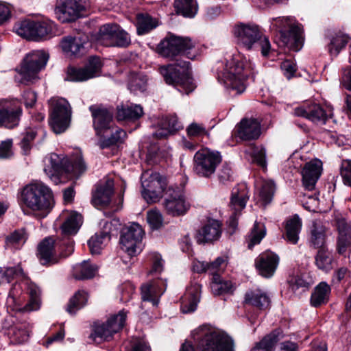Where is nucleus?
<instances>
[{
	"label": "nucleus",
	"instance_id": "f257e3e1",
	"mask_svg": "<svg viewBox=\"0 0 351 351\" xmlns=\"http://www.w3.org/2000/svg\"><path fill=\"white\" fill-rule=\"evenodd\" d=\"M197 351H234V341L224 331L202 325L192 332ZM180 351H195L193 346L185 341Z\"/></svg>",
	"mask_w": 351,
	"mask_h": 351
},
{
	"label": "nucleus",
	"instance_id": "f03ea898",
	"mask_svg": "<svg viewBox=\"0 0 351 351\" xmlns=\"http://www.w3.org/2000/svg\"><path fill=\"white\" fill-rule=\"evenodd\" d=\"M21 201L24 206L40 218L47 217L55 203L51 189L40 182L25 186L21 193Z\"/></svg>",
	"mask_w": 351,
	"mask_h": 351
},
{
	"label": "nucleus",
	"instance_id": "7ed1b4c3",
	"mask_svg": "<svg viewBox=\"0 0 351 351\" xmlns=\"http://www.w3.org/2000/svg\"><path fill=\"white\" fill-rule=\"evenodd\" d=\"M250 73V65L239 53L227 60L223 70L218 72V79L234 94H241L245 90V81Z\"/></svg>",
	"mask_w": 351,
	"mask_h": 351
},
{
	"label": "nucleus",
	"instance_id": "20e7f679",
	"mask_svg": "<svg viewBox=\"0 0 351 351\" xmlns=\"http://www.w3.org/2000/svg\"><path fill=\"white\" fill-rule=\"evenodd\" d=\"M234 36L237 43L247 50L261 51L267 56L271 50L270 42L263 36L256 25L240 24L234 27Z\"/></svg>",
	"mask_w": 351,
	"mask_h": 351
},
{
	"label": "nucleus",
	"instance_id": "39448f33",
	"mask_svg": "<svg viewBox=\"0 0 351 351\" xmlns=\"http://www.w3.org/2000/svg\"><path fill=\"white\" fill-rule=\"evenodd\" d=\"M189 62L182 61L162 66L159 71L167 84L175 86L180 92L189 94L196 87L189 72Z\"/></svg>",
	"mask_w": 351,
	"mask_h": 351
},
{
	"label": "nucleus",
	"instance_id": "423d86ee",
	"mask_svg": "<svg viewBox=\"0 0 351 351\" xmlns=\"http://www.w3.org/2000/svg\"><path fill=\"white\" fill-rule=\"evenodd\" d=\"M60 221H62L60 230L62 238L58 241L60 255L66 257L74 251V242L71 238L79 230L82 223V217L74 211H64L60 215Z\"/></svg>",
	"mask_w": 351,
	"mask_h": 351
},
{
	"label": "nucleus",
	"instance_id": "0eeeda50",
	"mask_svg": "<svg viewBox=\"0 0 351 351\" xmlns=\"http://www.w3.org/2000/svg\"><path fill=\"white\" fill-rule=\"evenodd\" d=\"M195 43L189 37L178 36L169 34L158 46L160 56L174 59L178 56H186L189 59L193 60L196 53L193 52Z\"/></svg>",
	"mask_w": 351,
	"mask_h": 351
},
{
	"label": "nucleus",
	"instance_id": "6e6552de",
	"mask_svg": "<svg viewBox=\"0 0 351 351\" xmlns=\"http://www.w3.org/2000/svg\"><path fill=\"white\" fill-rule=\"evenodd\" d=\"M271 28L278 30L280 40L283 46L291 50L299 51L302 47V28L299 24L295 25L291 17H278L273 19Z\"/></svg>",
	"mask_w": 351,
	"mask_h": 351
},
{
	"label": "nucleus",
	"instance_id": "1a4fd4ad",
	"mask_svg": "<svg viewBox=\"0 0 351 351\" xmlns=\"http://www.w3.org/2000/svg\"><path fill=\"white\" fill-rule=\"evenodd\" d=\"M49 54L43 50H36L28 53L17 69L21 77V83L32 82L38 78V73L47 64Z\"/></svg>",
	"mask_w": 351,
	"mask_h": 351
},
{
	"label": "nucleus",
	"instance_id": "9d476101",
	"mask_svg": "<svg viewBox=\"0 0 351 351\" xmlns=\"http://www.w3.org/2000/svg\"><path fill=\"white\" fill-rule=\"evenodd\" d=\"M141 180L145 200L148 203L159 201L167 185L165 178L159 173L147 170L142 173Z\"/></svg>",
	"mask_w": 351,
	"mask_h": 351
},
{
	"label": "nucleus",
	"instance_id": "9b49d317",
	"mask_svg": "<svg viewBox=\"0 0 351 351\" xmlns=\"http://www.w3.org/2000/svg\"><path fill=\"white\" fill-rule=\"evenodd\" d=\"M50 125L56 134L64 132L69 126L71 119V108L69 102L64 98H51Z\"/></svg>",
	"mask_w": 351,
	"mask_h": 351
},
{
	"label": "nucleus",
	"instance_id": "f8f14e48",
	"mask_svg": "<svg viewBox=\"0 0 351 351\" xmlns=\"http://www.w3.org/2000/svg\"><path fill=\"white\" fill-rule=\"evenodd\" d=\"M89 8L88 0H57L55 14L61 23H70L83 17Z\"/></svg>",
	"mask_w": 351,
	"mask_h": 351
},
{
	"label": "nucleus",
	"instance_id": "ddd939ff",
	"mask_svg": "<svg viewBox=\"0 0 351 351\" xmlns=\"http://www.w3.org/2000/svg\"><path fill=\"white\" fill-rule=\"evenodd\" d=\"M193 160L194 172L199 176L210 178L221 162V156L218 152L203 148L195 153Z\"/></svg>",
	"mask_w": 351,
	"mask_h": 351
},
{
	"label": "nucleus",
	"instance_id": "4468645a",
	"mask_svg": "<svg viewBox=\"0 0 351 351\" xmlns=\"http://www.w3.org/2000/svg\"><path fill=\"white\" fill-rule=\"evenodd\" d=\"M144 236L142 227L137 223H132L123 228L120 237V245L129 256L132 257L141 251V241Z\"/></svg>",
	"mask_w": 351,
	"mask_h": 351
},
{
	"label": "nucleus",
	"instance_id": "2eb2a0df",
	"mask_svg": "<svg viewBox=\"0 0 351 351\" xmlns=\"http://www.w3.org/2000/svg\"><path fill=\"white\" fill-rule=\"evenodd\" d=\"M163 206L167 214L173 217H178L186 213L191 207V204L182 189L169 186L166 191Z\"/></svg>",
	"mask_w": 351,
	"mask_h": 351
},
{
	"label": "nucleus",
	"instance_id": "dca6fc26",
	"mask_svg": "<svg viewBox=\"0 0 351 351\" xmlns=\"http://www.w3.org/2000/svg\"><path fill=\"white\" fill-rule=\"evenodd\" d=\"M127 313L123 310L118 314L111 316L106 323L95 324L93 332L90 337L95 341L97 338L107 340L113 334L117 333L123 328L125 325Z\"/></svg>",
	"mask_w": 351,
	"mask_h": 351
},
{
	"label": "nucleus",
	"instance_id": "f3484780",
	"mask_svg": "<svg viewBox=\"0 0 351 351\" xmlns=\"http://www.w3.org/2000/svg\"><path fill=\"white\" fill-rule=\"evenodd\" d=\"M101 64L98 57H91L88 62L82 67L69 66L67 69L66 78L72 82H84L99 76Z\"/></svg>",
	"mask_w": 351,
	"mask_h": 351
},
{
	"label": "nucleus",
	"instance_id": "a211bd4d",
	"mask_svg": "<svg viewBox=\"0 0 351 351\" xmlns=\"http://www.w3.org/2000/svg\"><path fill=\"white\" fill-rule=\"evenodd\" d=\"M249 199L248 189L245 184H241L232 189L230 208L232 213L229 220V226L235 229L237 226L238 216L240 212L245 208Z\"/></svg>",
	"mask_w": 351,
	"mask_h": 351
},
{
	"label": "nucleus",
	"instance_id": "6ab92c4d",
	"mask_svg": "<svg viewBox=\"0 0 351 351\" xmlns=\"http://www.w3.org/2000/svg\"><path fill=\"white\" fill-rule=\"evenodd\" d=\"M333 221L339 233L337 250L340 254H344L351 250V226L340 213H335Z\"/></svg>",
	"mask_w": 351,
	"mask_h": 351
},
{
	"label": "nucleus",
	"instance_id": "aec40b11",
	"mask_svg": "<svg viewBox=\"0 0 351 351\" xmlns=\"http://www.w3.org/2000/svg\"><path fill=\"white\" fill-rule=\"evenodd\" d=\"M167 289L166 280L157 278L141 286V299L143 302H149L152 306H158L160 296Z\"/></svg>",
	"mask_w": 351,
	"mask_h": 351
},
{
	"label": "nucleus",
	"instance_id": "412c9836",
	"mask_svg": "<svg viewBox=\"0 0 351 351\" xmlns=\"http://www.w3.org/2000/svg\"><path fill=\"white\" fill-rule=\"evenodd\" d=\"M279 261V256L276 254L267 250L256 258L255 265L262 276L271 278L278 266Z\"/></svg>",
	"mask_w": 351,
	"mask_h": 351
},
{
	"label": "nucleus",
	"instance_id": "4be33fe9",
	"mask_svg": "<svg viewBox=\"0 0 351 351\" xmlns=\"http://www.w3.org/2000/svg\"><path fill=\"white\" fill-rule=\"evenodd\" d=\"M238 137L243 141L254 140L261 133V122L254 118H245L236 127Z\"/></svg>",
	"mask_w": 351,
	"mask_h": 351
},
{
	"label": "nucleus",
	"instance_id": "5701e85b",
	"mask_svg": "<svg viewBox=\"0 0 351 351\" xmlns=\"http://www.w3.org/2000/svg\"><path fill=\"white\" fill-rule=\"evenodd\" d=\"M322 170V162L318 159L306 162L302 171V182L304 188L312 191L319 178Z\"/></svg>",
	"mask_w": 351,
	"mask_h": 351
},
{
	"label": "nucleus",
	"instance_id": "b1692460",
	"mask_svg": "<svg viewBox=\"0 0 351 351\" xmlns=\"http://www.w3.org/2000/svg\"><path fill=\"white\" fill-rule=\"evenodd\" d=\"M293 113L295 116L305 117L317 124H324L328 117L326 111L316 104L297 107Z\"/></svg>",
	"mask_w": 351,
	"mask_h": 351
},
{
	"label": "nucleus",
	"instance_id": "393cba45",
	"mask_svg": "<svg viewBox=\"0 0 351 351\" xmlns=\"http://www.w3.org/2000/svg\"><path fill=\"white\" fill-rule=\"evenodd\" d=\"M222 226L219 221L210 219L202 227L197 234L198 243H213L221 236Z\"/></svg>",
	"mask_w": 351,
	"mask_h": 351
},
{
	"label": "nucleus",
	"instance_id": "a878e982",
	"mask_svg": "<svg viewBox=\"0 0 351 351\" xmlns=\"http://www.w3.org/2000/svg\"><path fill=\"white\" fill-rule=\"evenodd\" d=\"M89 110L93 118V125L97 134L111 128L113 113L112 110L97 106H91Z\"/></svg>",
	"mask_w": 351,
	"mask_h": 351
},
{
	"label": "nucleus",
	"instance_id": "bb28decb",
	"mask_svg": "<svg viewBox=\"0 0 351 351\" xmlns=\"http://www.w3.org/2000/svg\"><path fill=\"white\" fill-rule=\"evenodd\" d=\"M157 130L153 136L157 138H163L182 128L178 117L174 115L162 117L158 119L156 123Z\"/></svg>",
	"mask_w": 351,
	"mask_h": 351
},
{
	"label": "nucleus",
	"instance_id": "cd10ccee",
	"mask_svg": "<svg viewBox=\"0 0 351 351\" xmlns=\"http://www.w3.org/2000/svg\"><path fill=\"white\" fill-rule=\"evenodd\" d=\"M55 241L51 237L43 240L38 247L37 256L41 265L51 266L59 262L54 248Z\"/></svg>",
	"mask_w": 351,
	"mask_h": 351
},
{
	"label": "nucleus",
	"instance_id": "c85d7f7f",
	"mask_svg": "<svg viewBox=\"0 0 351 351\" xmlns=\"http://www.w3.org/2000/svg\"><path fill=\"white\" fill-rule=\"evenodd\" d=\"M113 193L114 182L108 179L104 184L98 185L95 191L93 193L92 204L97 208L106 207L110 202Z\"/></svg>",
	"mask_w": 351,
	"mask_h": 351
},
{
	"label": "nucleus",
	"instance_id": "c756f323",
	"mask_svg": "<svg viewBox=\"0 0 351 351\" xmlns=\"http://www.w3.org/2000/svg\"><path fill=\"white\" fill-rule=\"evenodd\" d=\"M3 328L5 330V333L10 339V342L13 343H23L28 340L29 329L27 324L25 323L10 324L9 322L5 319Z\"/></svg>",
	"mask_w": 351,
	"mask_h": 351
},
{
	"label": "nucleus",
	"instance_id": "7c9ffc66",
	"mask_svg": "<svg viewBox=\"0 0 351 351\" xmlns=\"http://www.w3.org/2000/svg\"><path fill=\"white\" fill-rule=\"evenodd\" d=\"M44 172L54 183L59 182V174L65 168L66 161L56 154H51L44 159Z\"/></svg>",
	"mask_w": 351,
	"mask_h": 351
},
{
	"label": "nucleus",
	"instance_id": "2f4dec72",
	"mask_svg": "<svg viewBox=\"0 0 351 351\" xmlns=\"http://www.w3.org/2000/svg\"><path fill=\"white\" fill-rule=\"evenodd\" d=\"M84 40L80 35L67 36L60 43L63 52L68 56H78L84 49Z\"/></svg>",
	"mask_w": 351,
	"mask_h": 351
},
{
	"label": "nucleus",
	"instance_id": "473e14b6",
	"mask_svg": "<svg viewBox=\"0 0 351 351\" xmlns=\"http://www.w3.org/2000/svg\"><path fill=\"white\" fill-rule=\"evenodd\" d=\"M110 227L111 223L104 221V228L105 230L96 233L88 240V245L92 254H99L103 246L110 240Z\"/></svg>",
	"mask_w": 351,
	"mask_h": 351
},
{
	"label": "nucleus",
	"instance_id": "72a5a7b5",
	"mask_svg": "<svg viewBox=\"0 0 351 351\" xmlns=\"http://www.w3.org/2000/svg\"><path fill=\"white\" fill-rule=\"evenodd\" d=\"M16 103L14 101L13 107L7 106L6 108L0 109V125L13 128L19 124L21 109L16 106Z\"/></svg>",
	"mask_w": 351,
	"mask_h": 351
},
{
	"label": "nucleus",
	"instance_id": "f704fd0d",
	"mask_svg": "<svg viewBox=\"0 0 351 351\" xmlns=\"http://www.w3.org/2000/svg\"><path fill=\"white\" fill-rule=\"evenodd\" d=\"M326 239V227L320 221H313L310 228V244L315 248H322Z\"/></svg>",
	"mask_w": 351,
	"mask_h": 351
},
{
	"label": "nucleus",
	"instance_id": "c9c22d12",
	"mask_svg": "<svg viewBox=\"0 0 351 351\" xmlns=\"http://www.w3.org/2000/svg\"><path fill=\"white\" fill-rule=\"evenodd\" d=\"M143 114V108L138 104H122L117 106V118L119 121H135Z\"/></svg>",
	"mask_w": 351,
	"mask_h": 351
},
{
	"label": "nucleus",
	"instance_id": "e433bc0d",
	"mask_svg": "<svg viewBox=\"0 0 351 351\" xmlns=\"http://www.w3.org/2000/svg\"><path fill=\"white\" fill-rule=\"evenodd\" d=\"M244 304L254 307H268L271 304L270 297L261 290H250L245 293Z\"/></svg>",
	"mask_w": 351,
	"mask_h": 351
},
{
	"label": "nucleus",
	"instance_id": "4c0bfd02",
	"mask_svg": "<svg viewBox=\"0 0 351 351\" xmlns=\"http://www.w3.org/2000/svg\"><path fill=\"white\" fill-rule=\"evenodd\" d=\"M302 226V220L298 215H295L289 219L285 224V239L291 244H296L299 240Z\"/></svg>",
	"mask_w": 351,
	"mask_h": 351
},
{
	"label": "nucleus",
	"instance_id": "58836bf2",
	"mask_svg": "<svg viewBox=\"0 0 351 351\" xmlns=\"http://www.w3.org/2000/svg\"><path fill=\"white\" fill-rule=\"evenodd\" d=\"M282 337V331L279 328L275 329L256 343L251 351H271Z\"/></svg>",
	"mask_w": 351,
	"mask_h": 351
},
{
	"label": "nucleus",
	"instance_id": "ea45409f",
	"mask_svg": "<svg viewBox=\"0 0 351 351\" xmlns=\"http://www.w3.org/2000/svg\"><path fill=\"white\" fill-rule=\"evenodd\" d=\"M56 25L51 21H33V40H39L54 33Z\"/></svg>",
	"mask_w": 351,
	"mask_h": 351
},
{
	"label": "nucleus",
	"instance_id": "a19ab883",
	"mask_svg": "<svg viewBox=\"0 0 351 351\" xmlns=\"http://www.w3.org/2000/svg\"><path fill=\"white\" fill-rule=\"evenodd\" d=\"M97 269L95 265L90 264L87 261H84L73 267V275L77 280L90 279L95 276Z\"/></svg>",
	"mask_w": 351,
	"mask_h": 351
},
{
	"label": "nucleus",
	"instance_id": "79ce46f5",
	"mask_svg": "<svg viewBox=\"0 0 351 351\" xmlns=\"http://www.w3.org/2000/svg\"><path fill=\"white\" fill-rule=\"evenodd\" d=\"M119 25L108 23L100 27L97 40L99 43L106 47H112Z\"/></svg>",
	"mask_w": 351,
	"mask_h": 351
},
{
	"label": "nucleus",
	"instance_id": "37998d69",
	"mask_svg": "<svg viewBox=\"0 0 351 351\" xmlns=\"http://www.w3.org/2000/svg\"><path fill=\"white\" fill-rule=\"evenodd\" d=\"M330 287L325 282H320L314 289L311 298L313 306L324 305L329 298Z\"/></svg>",
	"mask_w": 351,
	"mask_h": 351
},
{
	"label": "nucleus",
	"instance_id": "c03bdc74",
	"mask_svg": "<svg viewBox=\"0 0 351 351\" xmlns=\"http://www.w3.org/2000/svg\"><path fill=\"white\" fill-rule=\"evenodd\" d=\"M333 256L328 249L320 248L315 256V263L317 268L325 272H328L333 267Z\"/></svg>",
	"mask_w": 351,
	"mask_h": 351
},
{
	"label": "nucleus",
	"instance_id": "a18cd8bd",
	"mask_svg": "<svg viewBox=\"0 0 351 351\" xmlns=\"http://www.w3.org/2000/svg\"><path fill=\"white\" fill-rule=\"evenodd\" d=\"M350 40V37L341 32L336 34L330 39L328 45V51L331 56L336 57L339 52L346 46Z\"/></svg>",
	"mask_w": 351,
	"mask_h": 351
},
{
	"label": "nucleus",
	"instance_id": "49530a36",
	"mask_svg": "<svg viewBox=\"0 0 351 351\" xmlns=\"http://www.w3.org/2000/svg\"><path fill=\"white\" fill-rule=\"evenodd\" d=\"M176 11L184 17H193L197 11L195 0H176L174 3Z\"/></svg>",
	"mask_w": 351,
	"mask_h": 351
},
{
	"label": "nucleus",
	"instance_id": "de8ad7c7",
	"mask_svg": "<svg viewBox=\"0 0 351 351\" xmlns=\"http://www.w3.org/2000/svg\"><path fill=\"white\" fill-rule=\"evenodd\" d=\"M158 26V22L147 14H138L136 19L137 33L139 35L147 34Z\"/></svg>",
	"mask_w": 351,
	"mask_h": 351
},
{
	"label": "nucleus",
	"instance_id": "09e8293b",
	"mask_svg": "<svg viewBox=\"0 0 351 351\" xmlns=\"http://www.w3.org/2000/svg\"><path fill=\"white\" fill-rule=\"evenodd\" d=\"M210 289L214 295H221L233 291V285L230 281L223 280L220 276H215L212 278Z\"/></svg>",
	"mask_w": 351,
	"mask_h": 351
},
{
	"label": "nucleus",
	"instance_id": "8fccbe9b",
	"mask_svg": "<svg viewBox=\"0 0 351 351\" xmlns=\"http://www.w3.org/2000/svg\"><path fill=\"white\" fill-rule=\"evenodd\" d=\"M147 78L142 73H132L129 78L128 88L135 94L146 90Z\"/></svg>",
	"mask_w": 351,
	"mask_h": 351
},
{
	"label": "nucleus",
	"instance_id": "3c124183",
	"mask_svg": "<svg viewBox=\"0 0 351 351\" xmlns=\"http://www.w3.org/2000/svg\"><path fill=\"white\" fill-rule=\"evenodd\" d=\"M201 285L197 282L191 283L186 289L184 300L188 302L187 307H196L200 301Z\"/></svg>",
	"mask_w": 351,
	"mask_h": 351
},
{
	"label": "nucleus",
	"instance_id": "603ef678",
	"mask_svg": "<svg viewBox=\"0 0 351 351\" xmlns=\"http://www.w3.org/2000/svg\"><path fill=\"white\" fill-rule=\"evenodd\" d=\"M265 234L264 225L256 221L247 238L248 248L252 249L255 245L260 243Z\"/></svg>",
	"mask_w": 351,
	"mask_h": 351
},
{
	"label": "nucleus",
	"instance_id": "864d4df0",
	"mask_svg": "<svg viewBox=\"0 0 351 351\" xmlns=\"http://www.w3.org/2000/svg\"><path fill=\"white\" fill-rule=\"evenodd\" d=\"M27 234L23 229L16 230L6 237L8 247L19 249L26 241Z\"/></svg>",
	"mask_w": 351,
	"mask_h": 351
},
{
	"label": "nucleus",
	"instance_id": "5fc2aeb1",
	"mask_svg": "<svg viewBox=\"0 0 351 351\" xmlns=\"http://www.w3.org/2000/svg\"><path fill=\"white\" fill-rule=\"evenodd\" d=\"M15 32L20 36L33 40V21L27 19L16 23L14 27Z\"/></svg>",
	"mask_w": 351,
	"mask_h": 351
},
{
	"label": "nucleus",
	"instance_id": "6e6d98bb",
	"mask_svg": "<svg viewBox=\"0 0 351 351\" xmlns=\"http://www.w3.org/2000/svg\"><path fill=\"white\" fill-rule=\"evenodd\" d=\"M275 189L276 186L274 182L271 180H265L263 182L259 191V197L260 199L265 205L270 203L272 200Z\"/></svg>",
	"mask_w": 351,
	"mask_h": 351
},
{
	"label": "nucleus",
	"instance_id": "4d7b16f0",
	"mask_svg": "<svg viewBox=\"0 0 351 351\" xmlns=\"http://www.w3.org/2000/svg\"><path fill=\"white\" fill-rule=\"evenodd\" d=\"M125 136L126 133L124 130L117 129L114 132L112 133L110 138L104 139L99 142V147L101 149H104L116 143H121Z\"/></svg>",
	"mask_w": 351,
	"mask_h": 351
},
{
	"label": "nucleus",
	"instance_id": "13d9d810",
	"mask_svg": "<svg viewBox=\"0 0 351 351\" xmlns=\"http://www.w3.org/2000/svg\"><path fill=\"white\" fill-rule=\"evenodd\" d=\"M147 221L152 229L158 230L162 226L163 217L158 210L152 209L147 213Z\"/></svg>",
	"mask_w": 351,
	"mask_h": 351
},
{
	"label": "nucleus",
	"instance_id": "bf43d9fd",
	"mask_svg": "<svg viewBox=\"0 0 351 351\" xmlns=\"http://www.w3.org/2000/svg\"><path fill=\"white\" fill-rule=\"evenodd\" d=\"M289 287L293 293H300L306 291L309 287L307 282L301 276H294L289 280Z\"/></svg>",
	"mask_w": 351,
	"mask_h": 351
},
{
	"label": "nucleus",
	"instance_id": "052dcab7",
	"mask_svg": "<svg viewBox=\"0 0 351 351\" xmlns=\"http://www.w3.org/2000/svg\"><path fill=\"white\" fill-rule=\"evenodd\" d=\"M88 294L84 290H79L71 298L69 307H82L88 304Z\"/></svg>",
	"mask_w": 351,
	"mask_h": 351
},
{
	"label": "nucleus",
	"instance_id": "680f3d73",
	"mask_svg": "<svg viewBox=\"0 0 351 351\" xmlns=\"http://www.w3.org/2000/svg\"><path fill=\"white\" fill-rule=\"evenodd\" d=\"M226 258L224 257H217L214 261L207 263L206 272L210 274L213 277L219 276V272L222 271L226 265Z\"/></svg>",
	"mask_w": 351,
	"mask_h": 351
},
{
	"label": "nucleus",
	"instance_id": "e2e57ef3",
	"mask_svg": "<svg viewBox=\"0 0 351 351\" xmlns=\"http://www.w3.org/2000/svg\"><path fill=\"white\" fill-rule=\"evenodd\" d=\"M112 43V47H125L130 44L131 40L129 34L119 26Z\"/></svg>",
	"mask_w": 351,
	"mask_h": 351
},
{
	"label": "nucleus",
	"instance_id": "0e129e2a",
	"mask_svg": "<svg viewBox=\"0 0 351 351\" xmlns=\"http://www.w3.org/2000/svg\"><path fill=\"white\" fill-rule=\"evenodd\" d=\"M186 132L189 138H201L208 134L206 128L197 123H191L186 128Z\"/></svg>",
	"mask_w": 351,
	"mask_h": 351
},
{
	"label": "nucleus",
	"instance_id": "69168bd1",
	"mask_svg": "<svg viewBox=\"0 0 351 351\" xmlns=\"http://www.w3.org/2000/svg\"><path fill=\"white\" fill-rule=\"evenodd\" d=\"M151 260L152 262V268L149 271L150 275H158L164 269V261L160 254L153 252L151 254Z\"/></svg>",
	"mask_w": 351,
	"mask_h": 351
},
{
	"label": "nucleus",
	"instance_id": "338daca9",
	"mask_svg": "<svg viewBox=\"0 0 351 351\" xmlns=\"http://www.w3.org/2000/svg\"><path fill=\"white\" fill-rule=\"evenodd\" d=\"M0 274L5 279L7 282H10L14 277L21 276H24L23 269L19 265L16 267H8L5 269L0 268Z\"/></svg>",
	"mask_w": 351,
	"mask_h": 351
},
{
	"label": "nucleus",
	"instance_id": "774afa93",
	"mask_svg": "<svg viewBox=\"0 0 351 351\" xmlns=\"http://www.w3.org/2000/svg\"><path fill=\"white\" fill-rule=\"evenodd\" d=\"M340 175L344 184L351 186V160H343L340 167Z\"/></svg>",
	"mask_w": 351,
	"mask_h": 351
}]
</instances>
